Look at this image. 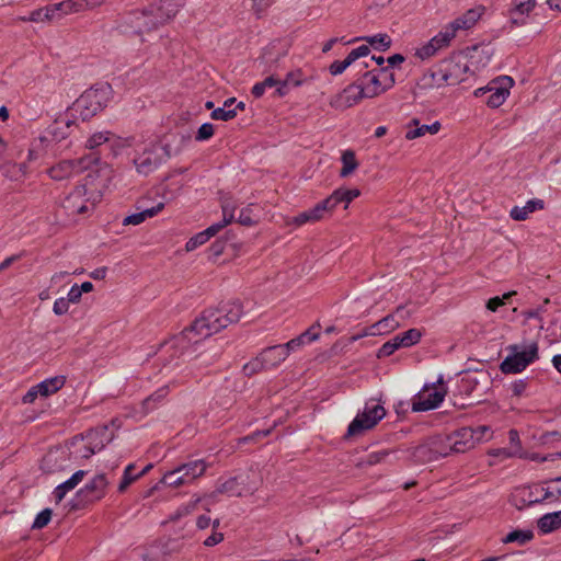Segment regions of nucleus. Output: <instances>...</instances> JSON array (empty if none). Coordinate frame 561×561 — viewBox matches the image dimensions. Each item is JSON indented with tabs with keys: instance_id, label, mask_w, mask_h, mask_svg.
<instances>
[{
	"instance_id": "nucleus-1",
	"label": "nucleus",
	"mask_w": 561,
	"mask_h": 561,
	"mask_svg": "<svg viewBox=\"0 0 561 561\" xmlns=\"http://www.w3.org/2000/svg\"><path fill=\"white\" fill-rule=\"evenodd\" d=\"M242 313L243 307L238 300L226 302L219 308L207 309L190 327L164 342L161 348L165 354L170 353V358H179L201 339L216 334L231 323L238 322Z\"/></svg>"
},
{
	"instance_id": "nucleus-2",
	"label": "nucleus",
	"mask_w": 561,
	"mask_h": 561,
	"mask_svg": "<svg viewBox=\"0 0 561 561\" xmlns=\"http://www.w3.org/2000/svg\"><path fill=\"white\" fill-rule=\"evenodd\" d=\"M469 65L466 56L453 55L442 60L428 75L422 78V85L425 88H440L443 85H456L466 79Z\"/></svg>"
},
{
	"instance_id": "nucleus-3",
	"label": "nucleus",
	"mask_w": 561,
	"mask_h": 561,
	"mask_svg": "<svg viewBox=\"0 0 561 561\" xmlns=\"http://www.w3.org/2000/svg\"><path fill=\"white\" fill-rule=\"evenodd\" d=\"M91 174L85 178V183L78 185L75 190L65 198L64 208L72 215L87 214L100 203L102 198L101 190L98 186L92 185L90 181Z\"/></svg>"
},
{
	"instance_id": "nucleus-4",
	"label": "nucleus",
	"mask_w": 561,
	"mask_h": 561,
	"mask_svg": "<svg viewBox=\"0 0 561 561\" xmlns=\"http://www.w3.org/2000/svg\"><path fill=\"white\" fill-rule=\"evenodd\" d=\"M69 453L64 449L50 450L43 459V469L47 472H56L66 468L68 455L76 459H88L95 451L87 444L84 436H76L69 443Z\"/></svg>"
},
{
	"instance_id": "nucleus-5",
	"label": "nucleus",
	"mask_w": 561,
	"mask_h": 561,
	"mask_svg": "<svg viewBox=\"0 0 561 561\" xmlns=\"http://www.w3.org/2000/svg\"><path fill=\"white\" fill-rule=\"evenodd\" d=\"M110 94L111 87L108 84L91 88L73 102L69 111L79 114L82 121L90 119L106 106Z\"/></svg>"
},
{
	"instance_id": "nucleus-6",
	"label": "nucleus",
	"mask_w": 561,
	"mask_h": 561,
	"mask_svg": "<svg viewBox=\"0 0 561 561\" xmlns=\"http://www.w3.org/2000/svg\"><path fill=\"white\" fill-rule=\"evenodd\" d=\"M153 8L145 10H131L119 15L116 21V30L128 36H140L144 33L157 30L158 22L152 18Z\"/></svg>"
},
{
	"instance_id": "nucleus-7",
	"label": "nucleus",
	"mask_w": 561,
	"mask_h": 561,
	"mask_svg": "<svg viewBox=\"0 0 561 561\" xmlns=\"http://www.w3.org/2000/svg\"><path fill=\"white\" fill-rule=\"evenodd\" d=\"M261 478L254 471L240 473L219 483L211 496L226 494L228 496H245L253 494L260 485Z\"/></svg>"
},
{
	"instance_id": "nucleus-8",
	"label": "nucleus",
	"mask_w": 561,
	"mask_h": 561,
	"mask_svg": "<svg viewBox=\"0 0 561 561\" xmlns=\"http://www.w3.org/2000/svg\"><path fill=\"white\" fill-rule=\"evenodd\" d=\"M357 82L367 98H375L389 90L394 84V73L389 67L366 71Z\"/></svg>"
},
{
	"instance_id": "nucleus-9",
	"label": "nucleus",
	"mask_w": 561,
	"mask_h": 561,
	"mask_svg": "<svg viewBox=\"0 0 561 561\" xmlns=\"http://www.w3.org/2000/svg\"><path fill=\"white\" fill-rule=\"evenodd\" d=\"M386 416V409L379 402L370 399L365 403L364 410L351 422L347 428L348 436H356L374 428Z\"/></svg>"
},
{
	"instance_id": "nucleus-10",
	"label": "nucleus",
	"mask_w": 561,
	"mask_h": 561,
	"mask_svg": "<svg viewBox=\"0 0 561 561\" xmlns=\"http://www.w3.org/2000/svg\"><path fill=\"white\" fill-rule=\"evenodd\" d=\"M508 348L512 353L501 363L500 366L504 374L520 373L538 357V345L536 343H531L524 350L518 345H511Z\"/></svg>"
},
{
	"instance_id": "nucleus-11",
	"label": "nucleus",
	"mask_w": 561,
	"mask_h": 561,
	"mask_svg": "<svg viewBox=\"0 0 561 561\" xmlns=\"http://www.w3.org/2000/svg\"><path fill=\"white\" fill-rule=\"evenodd\" d=\"M447 389L445 387L443 377L440 376L433 387L425 385L412 402V410L414 412H423L436 409L443 402Z\"/></svg>"
},
{
	"instance_id": "nucleus-12",
	"label": "nucleus",
	"mask_w": 561,
	"mask_h": 561,
	"mask_svg": "<svg viewBox=\"0 0 561 561\" xmlns=\"http://www.w3.org/2000/svg\"><path fill=\"white\" fill-rule=\"evenodd\" d=\"M514 81L508 76L500 77L489 83L485 88H479L476 90V96H483L488 94L485 103L496 108L501 106L510 94V89L513 87Z\"/></svg>"
},
{
	"instance_id": "nucleus-13",
	"label": "nucleus",
	"mask_w": 561,
	"mask_h": 561,
	"mask_svg": "<svg viewBox=\"0 0 561 561\" xmlns=\"http://www.w3.org/2000/svg\"><path fill=\"white\" fill-rule=\"evenodd\" d=\"M168 148L164 146L153 145L146 149L140 156L134 159L137 172L148 175L153 172L161 163L169 159Z\"/></svg>"
},
{
	"instance_id": "nucleus-14",
	"label": "nucleus",
	"mask_w": 561,
	"mask_h": 561,
	"mask_svg": "<svg viewBox=\"0 0 561 561\" xmlns=\"http://www.w3.org/2000/svg\"><path fill=\"white\" fill-rule=\"evenodd\" d=\"M99 161L98 157L87 156L77 160H64L51 167L48 174L53 180L61 181L90 168Z\"/></svg>"
},
{
	"instance_id": "nucleus-15",
	"label": "nucleus",
	"mask_w": 561,
	"mask_h": 561,
	"mask_svg": "<svg viewBox=\"0 0 561 561\" xmlns=\"http://www.w3.org/2000/svg\"><path fill=\"white\" fill-rule=\"evenodd\" d=\"M421 337L422 333L419 329H410L403 333L397 334L379 348L377 356L379 358L388 357L399 348L415 345L420 342Z\"/></svg>"
},
{
	"instance_id": "nucleus-16",
	"label": "nucleus",
	"mask_w": 561,
	"mask_h": 561,
	"mask_svg": "<svg viewBox=\"0 0 561 561\" xmlns=\"http://www.w3.org/2000/svg\"><path fill=\"white\" fill-rule=\"evenodd\" d=\"M473 435V427H461L449 436H442V442L447 443L454 453H465L479 444V438Z\"/></svg>"
},
{
	"instance_id": "nucleus-17",
	"label": "nucleus",
	"mask_w": 561,
	"mask_h": 561,
	"mask_svg": "<svg viewBox=\"0 0 561 561\" xmlns=\"http://www.w3.org/2000/svg\"><path fill=\"white\" fill-rule=\"evenodd\" d=\"M443 443L442 436H435L430 438L426 443L415 447L413 457L422 462L433 461L439 457L448 456L445 449H439L438 445Z\"/></svg>"
},
{
	"instance_id": "nucleus-18",
	"label": "nucleus",
	"mask_w": 561,
	"mask_h": 561,
	"mask_svg": "<svg viewBox=\"0 0 561 561\" xmlns=\"http://www.w3.org/2000/svg\"><path fill=\"white\" fill-rule=\"evenodd\" d=\"M454 38L453 30L446 31L444 27L430 42L416 49L415 55L421 59H427L434 56L439 49L447 47Z\"/></svg>"
},
{
	"instance_id": "nucleus-19",
	"label": "nucleus",
	"mask_w": 561,
	"mask_h": 561,
	"mask_svg": "<svg viewBox=\"0 0 561 561\" xmlns=\"http://www.w3.org/2000/svg\"><path fill=\"white\" fill-rule=\"evenodd\" d=\"M367 99L364 95L357 80L347 85L342 93L335 96V99L331 102V105L339 110H344L357 104L360 100Z\"/></svg>"
},
{
	"instance_id": "nucleus-20",
	"label": "nucleus",
	"mask_w": 561,
	"mask_h": 561,
	"mask_svg": "<svg viewBox=\"0 0 561 561\" xmlns=\"http://www.w3.org/2000/svg\"><path fill=\"white\" fill-rule=\"evenodd\" d=\"M183 4L184 0H160L158 4H151L149 8H153L152 18L158 22V26H161L173 19Z\"/></svg>"
},
{
	"instance_id": "nucleus-21",
	"label": "nucleus",
	"mask_w": 561,
	"mask_h": 561,
	"mask_svg": "<svg viewBox=\"0 0 561 561\" xmlns=\"http://www.w3.org/2000/svg\"><path fill=\"white\" fill-rule=\"evenodd\" d=\"M108 481L104 474L95 476L89 483L79 491V495L84 502H94L105 495Z\"/></svg>"
},
{
	"instance_id": "nucleus-22",
	"label": "nucleus",
	"mask_w": 561,
	"mask_h": 561,
	"mask_svg": "<svg viewBox=\"0 0 561 561\" xmlns=\"http://www.w3.org/2000/svg\"><path fill=\"white\" fill-rule=\"evenodd\" d=\"M484 11L483 7H477L468 10L461 16L457 18L448 25L445 26L446 31L453 30L454 37L456 36V32L459 30H469L471 28L478 20L481 18Z\"/></svg>"
},
{
	"instance_id": "nucleus-23",
	"label": "nucleus",
	"mask_w": 561,
	"mask_h": 561,
	"mask_svg": "<svg viewBox=\"0 0 561 561\" xmlns=\"http://www.w3.org/2000/svg\"><path fill=\"white\" fill-rule=\"evenodd\" d=\"M87 444L96 453L102 450L114 438V434L110 432L107 425L99 426L90 430L85 435Z\"/></svg>"
},
{
	"instance_id": "nucleus-24",
	"label": "nucleus",
	"mask_w": 561,
	"mask_h": 561,
	"mask_svg": "<svg viewBox=\"0 0 561 561\" xmlns=\"http://www.w3.org/2000/svg\"><path fill=\"white\" fill-rule=\"evenodd\" d=\"M536 7V0H512L510 20L514 25L525 24L526 16Z\"/></svg>"
},
{
	"instance_id": "nucleus-25",
	"label": "nucleus",
	"mask_w": 561,
	"mask_h": 561,
	"mask_svg": "<svg viewBox=\"0 0 561 561\" xmlns=\"http://www.w3.org/2000/svg\"><path fill=\"white\" fill-rule=\"evenodd\" d=\"M370 49L367 45H362L348 53L346 58L342 61L335 60L330 66V73L333 76H337L343 73V71L354 64L360 57H366L369 54Z\"/></svg>"
},
{
	"instance_id": "nucleus-26",
	"label": "nucleus",
	"mask_w": 561,
	"mask_h": 561,
	"mask_svg": "<svg viewBox=\"0 0 561 561\" xmlns=\"http://www.w3.org/2000/svg\"><path fill=\"white\" fill-rule=\"evenodd\" d=\"M359 195L360 191L358 188H337L324 199V203L329 211L334 209L341 203H344V208H347L348 204Z\"/></svg>"
},
{
	"instance_id": "nucleus-27",
	"label": "nucleus",
	"mask_w": 561,
	"mask_h": 561,
	"mask_svg": "<svg viewBox=\"0 0 561 561\" xmlns=\"http://www.w3.org/2000/svg\"><path fill=\"white\" fill-rule=\"evenodd\" d=\"M260 354L267 369L277 367L288 357L286 354V348H283L280 344L268 346L264 348Z\"/></svg>"
},
{
	"instance_id": "nucleus-28",
	"label": "nucleus",
	"mask_w": 561,
	"mask_h": 561,
	"mask_svg": "<svg viewBox=\"0 0 561 561\" xmlns=\"http://www.w3.org/2000/svg\"><path fill=\"white\" fill-rule=\"evenodd\" d=\"M540 489L536 486L535 489L531 488H522L516 491V493L513 495V501L517 508H522L526 505H534L538 503H542L543 499H539L538 493Z\"/></svg>"
},
{
	"instance_id": "nucleus-29",
	"label": "nucleus",
	"mask_w": 561,
	"mask_h": 561,
	"mask_svg": "<svg viewBox=\"0 0 561 561\" xmlns=\"http://www.w3.org/2000/svg\"><path fill=\"white\" fill-rule=\"evenodd\" d=\"M408 130L405 133L407 139H415L424 136L425 134H437L440 129V123L434 122L431 125H420L419 119L413 118L407 126Z\"/></svg>"
},
{
	"instance_id": "nucleus-30",
	"label": "nucleus",
	"mask_w": 561,
	"mask_h": 561,
	"mask_svg": "<svg viewBox=\"0 0 561 561\" xmlns=\"http://www.w3.org/2000/svg\"><path fill=\"white\" fill-rule=\"evenodd\" d=\"M329 211L324 201L318 203L313 208L300 213L293 218V224L297 226L305 225L307 222H314L320 220L324 213Z\"/></svg>"
},
{
	"instance_id": "nucleus-31",
	"label": "nucleus",
	"mask_w": 561,
	"mask_h": 561,
	"mask_svg": "<svg viewBox=\"0 0 561 561\" xmlns=\"http://www.w3.org/2000/svg\"><path fill=\"white\" fill-rule=\"evenodd\" d=\"M28 20L35 23H50L59 21L60 13L57 12L55 4H50L32 11Z\"/></svg>"
},
{
	"instance_id": "nucleus-32",
	"label": "nucleus",
	"mask_w": 561,
	"mask_h": 561,
	"mask_svg": "<svg viewBox=\"0 0 561 561\" xmlns=\"http://www.w3.org/2000/svg\"><path fill=\"white\" fill-rule=\"evenodd\" d=\"M400 327V321L396 319V316L388 314L381 320L377 321L369 327L368 334L370 335H383L388 334Z\"/></svg>"
},
{
	"instance_id": "nucleus-33",
	"label": "nucleus",
	"mask_w": 561,
	"mask_h": 561,
	"mask_svg": "<svg viewBox=\"0 0 561 561\" xmlns=\"http://www.w3.org/2000/svg\"><path fill=\"white\" fill-rule=\"evenodd\" d=\"M543 205L545 204L542 199H530L526 203L525 206H514L511 209L510 215L516 221L526 220L529 214L534 213L537 209H542Z\"/></svg>"
},
{
	"instance_id": "nucleus-34",
	"label": "nucleus",
	"mask_w": 561,
	"mask_h": 561,
	"mask_svg": "<svg viewBox=\"0 0 561 561\" xmlns=\"http://www.w3.org/2000/svg\"><path fill=\"white\" fill-rule=\"evenodd\" d=\"M164 208V203L160 202L158 203L156 206L153 207H150V208H146V209H142L141 211L139 213H136V214H131L127 217H125L123 219V225L124 226H128V225H134V226H137V225H140L141 222H144L147 218H152L153 216H156L158 213H160L162 209Z\"/></svg>"
},
{
	"instance_id": "nucleus-35",
	"label": "nucleus",
	"mask_w": 561,
	"mask_h": 561,
	"mask_svg": "<svg viewBox=\"0 0 561 561\" xmlns=\"http://www.w3.org/2000/svg\"><path fill=\"white\" fill-rule=\"evenodd\" d=\"M180 469L182 471V474L185 477L187 483H191L196 478L204 474V472L207 469V465L205 463L204 460L197 459L180 466Z\"/></svg>"
},
{
	"instance_id": "nucleus-36",
	"label": "nucleus",
	"mask_w": 561,
	"mask_h": 561,
	"mask_svg": "<svg viewBox=\"0 0 561 561\" xmlns=\"http://www.w3.org/2000/svg\"><path fill=\"white\" fill-rule=\"evenodd\" d=\"M537 526L543 534H549L559 529L561 527V511L542 515L538 519Z\"/></svg>"
},
{
	"instance_id": "nucleus-37",
	"label": "nucleus",
	"mask_w": 561,
	"mask_h": 561,
	"mask_svg": "<svg viewBox=\"0 0 561 561\" xmlns=\"http://www.w3.org/2000/svg\"><path fill=\"white\" fill-rule=\"evenodd\" d=\"M66 382L65 376H55L51 378H47L43 380L42 382L37 383V389L41 392V396L48 397L55 392H57L59 389L64 387Z\"/></svg>"
},
{
	"instance_id": "nucleus-38",
	"label": "nucleus",
	"mask_w": 561,
	"mask_h": 561,
	"mask_svg": "<svg viewBox=\"0 0 561 561\" xmlns=\"http://www.w3.org/2000/svg\"><path fill=\"white\" fill-rule=\"evenodd\" d=\"M73 121L71 119H56L54 124L48 127V134L53 136L55 140H62L68 136V129L72 126Z\"/></svg>"
},
{
	"instance_id": "nucleus-39",
	"label": "nucleus",
	"mask_w": 561,
	"mask_h": 561,
	"mask_svg": "<svg viewBox=\"0 0 561 561\" xmlns=\"http://www.w3.org/2000/svg\"><path fill=\"white\" fill-rule=\"evenodd\" d=\"M169 387L163 386L159 388L154 393L150 394L142 401V409L145 413H148L157 408V405L168 396Z\"/></svg>"
},
{
	"instance_id": "nucleus-40",
	"label": "nucleus",
	"mask_w": 561,
	"mask_h": 561,
	"mask_svg": "<svg viewBox=\"0 0 561 561\" xmlns=\"http://www.w3.org/2000/svg\"><path fill=\"white\" fill-rule=\"evenodd\" d=\"M341 161L343 163V167H342V169L340 171V176L341 178L348 176L358 167V162L356 160L355 153L352 150H345L342 153Z\"/></svg>"
},
{
	"instance_id": "nucleus-41",
	"label": "nucleus",
	"mask_w": 561,
	"mask_h": 561,
	"mask_svg": "<svg viewBox=\"0 0 561 561\" xmlns=\"http://www.w3.org/2000/svg\"><path fill=\"white\" fill-rule=\"evenodd\" d=\"M534 538V533L531 530H522L516 529L508 533L503 539V543H512L517 542L518 545H525L529 542Z\"/></svg>"
},
{
	"instance_id": "nucleus-42",
	"label": "nucleus",
	"mask_w": 561,
	"mask_h": 561,
	"mask_svg": "<svg viewBox=\"0 0 561 561\" xmlns=\"http://www.w3.org/2000/svg\"><path fill=\"white\" fill-rule=\"evenodd\" d=\"M160 483L168 485V486L178 488V486L187 484V481H186L185 477L182 474L180 467H178L176 469L167 472L162 477Z\"/></svg>"
},
{
	"instance_id": "nucleus-43",
	"label": "nucleus",
	"mask_w": 561,
	"mask_h": 561,
	"mask_svg": "<svg viewBox=\"0 0 561 561\" xmlns=\"http://www.w3.org/2000/svg\"><path fill=\"white\" fill-rule=\"evenodd\" d=\"M133 141H134L133 137L122 138V137L116 136L113 133H111L108 146H110V149H111L113 156L116 157L117 154H119L122 152V150L130 147L133 145Z\"/></svg>"
},
{
	"instance_id": "nucleus-44",
	"label": "nucleus",
	"mask_w": 561,
	"mask_h": 561,
	"mask_svg": "<svg viewBox=\"0 0 561 561\" xmlns=\"http://www.w3.org/2000/svg\"><path fill=\"white\" fill-rule=\"evenodd\" d=\"M362 39L366 41L371 47L379 50H387L391 46V38L388 34H376L373 36H366Z\"/></svg>"
},
{
	"instance_id": "nucleus-45",
	"label": "nucleus",
	"mask_w": 561,
	"mask_h": 561,
	"mask_svg": "<svg viewBox=\"0 0 561 561\" xmlns=\"http://www.w3.org/2000/svg\"><path fill=\"white\" fill-rule=\"evenodd\" d=\"M57 12L60 13V20L72 13L81 12V7L79 0H65L58 3H55Z\"/></svg>"
},
{
	"instance_id": "nucleus-46",
	"label": "nucleus",
	"mask_w": 561,
	"mask_h": 561,
	"mask_svg": "<svg viewBox=\"0 0 561 561\" xmlns=\"http://www.w3.org/2000/svg\"><path fill=\"white\" fill-rule=\"evenodd\" d=\"M111 131H96L92 134L85 142V147L90 150H94L101 145L108 144Z\"/></svg>"
},
{
	"instance_id": "nucleus-47",
	"label": "nucleus",
	"mask_w": 561,
	"mask_h": 561,
	"mask_svg": "<svg viewBox=\"0 0 561 561\" xmlns=\"http://www.w3.org/2000/svg\"><path fill=\"white\" fill-rule=\"evenodd\" d=\"M265 369H267V368L265 367V364L262 360L261 354H259L255 358H253L252 360H250L249 363H247L243 366V371L248 376L254 375V374H256L261 370H265Z\"/></svg>"
},
{
	"instance_id": "nucleus-48",
	"label": "nucleus",
	"mask_w": 561,
	"mask_h": 561,
	"mask_svg": "<svg viewBox=\"0 0 561 561\" xmlns=\"http://www.w3.org/2000/svg\"><path fill=\"white\" fill-rule=\"evenodd\" d=\"M391 453L392 451L390 449H381L378 451H373L366 456V459L364 462L369 466L385 462Z\"/></svg>"
},
{
	"instance_id": "nucleus-49",
	"label": "nucleus",
	"mask_w": 561,
	"mask_h": 561,
	"mask_svg": "<svg viewBox=\"0 0 561 561\" xmlns=\"http://www.w3.org/2000/svg\"><path fill=\"white\" fill-rule=\"evenodd\" d=\"M134 469L135 466L131 463L125 468L123 479L118 485V492H124L134 481L138 479V476L133 473Z\"/></svg>"
},
{
	"instance_id": "nucleus-50",
	"label": "nucleus",
	"mask_w": 561,
	"mask_h": 561,
	"mask_svg": "<svg viewBox=\"0 0 561 561\" xmlns=\"http://www.w3.org/2000/svg\"><path fill=\"white\" fill-rule=\"evenodd\" d=\"M51 515H53V511L50 508L43 510L42 512H39L36 515L35 519H34V523L32 525V528L33 529H42V528H44L50 522Z\"/></svg>"
},
{
	"instance_id": "nucleus-51",
	"label": "nucleus",
	"mask_w": 561,
	"mask_h": 561,
	"mask_svg": "<svg viewBox=\"0 0 561 561\" xmlns=\"http://www.w3.org/2000/svg\"><path fill=\"white\" fill-rule=\"evenodd\" d=\"M75 488H76V484L70 479H68L67 481L57 485L54 490V496H55L56 502L57 503L61 502L64 500V497L66 496V494L69 491L73 490Z\"/></svg>"
},
{
	"instance_id": "nucleus-52",
	"label": "nucleus",
	"mask_w": 561,
	"mask_h": 561,
	"mask_svg": "<svg viewBox=\"0 0 561 561\" xmlns=\"http://www.w3.org/2000/svg\"><path fill=\"white\" fill-rule=\"evenodd\" d=\"M516 295V291L505 293L502 297H493L490 298L486 302L488 310L495 312L501 306L505 304V300L510 299L512 296Z\"/></svg>"
},
{
	"instance_id": "nucleus-53",
	"label": "nucleus",
	"mask_w": 561,
	"mask_h": 561,
	"mask_svg": "<svg viewBox=\"0 0 561 561\" xmlns=\"http://www.w3.org/2000/svg\"><path fill=\"white\" fill-rule=\"evenodd\" d=\"M210 117L216 121H230L236 117V108L227 110L226 107H218L211 111Z\"/></svg>"
},
{
	"instance_id": "nucleus-54",
	"label": "nucleus",
	"mask_w": 561,
	"mask_h": 561,
	"mask_svg": "<svg viewBox=\"0 0 561 561\" xmlns=\"http://www.w3.org/2000/svg\"><path fill=\"white\" fill-rule=\"evenodd\" d=\"M252 206L253 205H249L248 207L241 209L238 217V222L240 225L250 227L256 224L257 220L252 217Z\"/></svg>"
},
{
	"instance_id": "nucleus-55",
	"label": "nucleus",
	"mask_w": 561,
	"mask_h": 561,
	"mask_svg": "<svg viewBox=\"0 0 561 561\" xmlns=\"http://www.w3.org/2000/svg\"><path fill=\"white\" fill-rule=\"evenodd\" d=\"M214 135V126L210 123H204L197 130L195 139L197 141H204L209 139Z\"/></svg>"
},
{
	"instance_id": "nucleus-56",
	"label": "nucleus",
	"mask_w": 561,
	"mask_h": 561,
	"mask_svg": "<svg viewBox=\"0 0 561 561\" xmlns=\"http://www.w3.org/2000/svg\"><path fill=\"white\" fill-rule=\"evenodd\" d=\"M208 240L204 236L203 232L196 233L194 237H192L185 244V249L187 252L194 251L199 245L206 243Z\"/></svg>"
},
{
	"instance_id": "nucleus-57",
	"label": "nucleus",
	"mask_w": 561,
	"mask_h": 561,
	"mask_svg": "<svg viewBox=\"0 0 561 561\" xmlns=\"http://www.w3.org/2000/svg\"><path fill=\"white\" fill-rule=\"evenodd\" d=\"M508 438H510V443L512 444L513 448H512V450H510L507 453V456L512 457V456L518 455V453L520 450V440H519L518 432L516 430H511L508 432Z\"/></svg>"
},
{
	"instance_id": "nucleus-58",
	"label": "nucleus",
	"mask_w": 561,
	"mask_h": 561,
	"mask_svg": "<svg viewBox=\"0 0 561 561\" xmlns=\"http://www.w3.org/2000/svg\"><path fill=\"white\" fill-rule=\"evenodd\" d=\"M319 328H320L319 323L313 324L312 327H310L308 330H306L304 333H301L298 336L301 337V340L305 343L313 342L319 339V335H320Z\"/></svg>"
},
{
	"instance_id": "nucleus-59",
	"label": "nucleus",
	"mask_w": 561,
	"mask_h": 561,
	"mask_svg": "<svg viewBox=\"0 0 561 561\" xmlns=\"http://www.w3.org/2000/svg\"><path fill=\"white\" fill-rule=\"evenodd\" d=\"M219 355H220L219 352H213V353L205 352V353L199 354L196 357V359L199 362V366H209L218 359Z\"/></svg>"
},
{
	"instance_id": "nucleus-60",
	"label": "nucleus",
	"mask_w": 561,
	"mask_h": 561,
	"mask_svg": "<svg viewBox=\"0 0 561 561\" xmlns=\"http://www.w3.org/2000/svg\"><path fill=\"white\" fill-rule=\"evenodd\" d=\"M53 310L57 316H62L67 313L69 310V301L67 300V298L61 297L56 299L54 302Z\"/></svg>"
},
{
	"instance_id": "nucleus-61",
	"label": "nucleus",
	"mask_w": 561,
	"mask_h": 561,
	"mask_svg": "<svg viewBox=\"0 0 561 561\" xmlns=\"http://www.w3.org/2000/svg\"><path fill=\"white\" fill-rule=\"evenodd\" d=\"M306 343L301 340V337L297 336L295 339H291L285 344H280L283 348H286V354L289 356V354L294 351H297Z\"/></svg>"
},
{
	"instance_id": "nucleus-62",
	"label": "nucleus",
	"mask_w": 561,
	"mask_h": 561,
	"mask_svg": "<svg viewBox=\"0 0 561 561\" xmlns=\"http://www.w3.org/2000/svg\"><path fill=\"white\" fill-rule=\"evenodd\" d=\"M224 218L232 220L234 219L236 206L230 201H225L221 205Z\"/></svg>"
},
{
	"instance_id": "nucleus-63",
	"label": "nucleus",
	"mask_w": 561,
	"mask_h": 561,
	"mask_svg": "<svg viewBox=\"0 0 561 561\" xmlns=\"http://www.w3.org/2000/svg\"><path fill=\"white\" fill-rule=\"evenodd\" d=\"M81 296H82V294H81L80 289L78 288V285L75 284L68 291L67 300L69 301V304H78L81 299Z\"/></svg>"
},
{
	"instance_id": "nucleus-64",
	"label": "nucleus",
	"mask_w": 561,
	"mask_h": 561,
	"mask_svg": "<svg viewBox=\"0 0 561 561\" xmlns=\"http://www.w3.org/2000/svg\"><path fill=\"white\" fill-rule=\"evenodd\" d=\"M222 540H224V534L218 533V531H213V534L204 540V545L206 547H213V546L218 545Z\"/></svg>"
}]
</instances>
